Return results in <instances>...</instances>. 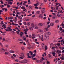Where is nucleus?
I'll return each mask as SVG.
<instances>
[{
  "mask_svg": "<svg viewBox=\"0 0 64 64\" xmlns=\"http://www.w3.org/2000/svg\"><path fill=\"white\" fill-rule=\"evenodd\" d=\"M61 53V51L59 50H58L56 51V53L58 54H60Z\"/></svg>",
  "mask_w": 64,
  "mask_h": 64,
  "instance_id": "obj_1",
  "label": "nucleus"
},
{
  "mask_svg": "<svg viewBox=\"0 0 64 64\" xmlns=\"http://www.w3.org/2000/svg\"><path fill=\"white\" fill-rule=\"evenodd\" d=\"M43 15L42 14H40L38 16V17L39 18H41L42 19H43V17L42 16Z\"/></svg>",
  "mask_w": 64,
  "mask_h": 64,
  "instance_id": "obj_2",
  "label": "nucleus"
},
{
  "mask_svg": "<svg viewBox=\"0 0 64 64\" xmlns=\"http://www.w3.org/2000/svg\"><path fill=\"white\" fill-rule=\"evenodd\" d=\"M29 28L30 29V30L31 31H32L33 30V28L32 27H29Z\"/></svg>",
  "mask_w": 64,
  "mask_h": 64,
  "instance_id": "obj_3",
  "label": "nucleus"
},
{
  "mask_svg": "<svg viewBox=\"0 0 64 64\" xmlns=\"http://www.w3.org/2000/svg\"><path fill=\"white\" fill-rule=\"evenodd\" d=\"M24 34L23 32H20V37H22V36Z\"/></svg>",
  "mask_w": 64,
  "mask_h": 64,
  "instance_id": "obj_4",
  "label": "nucleus"
},
{
  "mask_svg": "<svg viewBox=\"0 0 64 64\" xmlns=\"http://www.w3.org/2000/svg\"><path fill=\"white\" fill-rule=\"evenodd\" d=\"M24 62L25 63H26L28 62V60H27L25 59L24 60Z\"/></svg>",
  "mask_w": 64,
  "mask_h": 64,
  "instance_id": "obj_5",
  "label": "nucleus"
},
{
  "mask_svg": "<svg viewBox=\"0 0 64 64\" xmlns=\"http://www.w3.org/2000/svg\"><path fill=\"white\" fill-rule=\"evenodd\" d=\"M2 10H3V11H4V10H5V12H6V11H8V10L7 9V8H2Z\"/></svg>",
  "mask_w": 64,
  "mask_h": 64,
  "instance_id": "obj_6",
  "label": "nucleus"
},
{
  "mask_svg": "<svg viewBox=\"0 0 64 64\" xmlns=\"http://www.w3.org/2000/svg\"><path fill=\"white\" fill-rule=\"evenodd\" d=\"M1 50L2 51V52H5V50L3 48H2L1 49Z\"/></svg>",
  "mask_w": 64,
  "mask_h": 64,
  "instance_id": "obj_7",
  "label": "nucleus"
},
{
  "mask_svg": "<svg viewBox=\"0 0 64 64\" xmlns=\"http://www.w3.org/2000/svg\"><path fill=\"white\" fill-rule=\"evenodd\" d=\"M50 26H53L54 25V24L53 23H51L50 24Z\"/></svg>",
  "mask_w": 64,
  "mask_h": 64,
  "instance_id": "obj_8",
  "label": "nucleus"
},
{
  "mask_svg": "<svg viewBox=\"0 0 64 64\" xmlns=\"http://www.w3.org/2000/svg\"><path fill=\"white\" fill-rule=\"evenodd\" d=\"M50 48H52V47H53L54 46V44H50Z\"/></svg>",
  "mask_w": 64,
  "mask_h": 64,
  "instance_id": "obj_9",
  "label": "nucleus"
},
{
  "mask_svg": "<svg viewBox=\"0 0 64 64\" xmlns=\"http://www.w3.org/2000/svg\"><path fill=\"white\" fill-rule=\"evenodd\" d=\"M47 37H48V36H45L44 37V39L45 40H47L46 39Z\"/></svg>",
  "mask_w": 64,
  "mask_h": 64,
  "instance_id": "obj_10",
  "label": "nucleus"
},
{
  "mask_svg": "<svg viewBox=\"0 0 64 64\" xmlns=\"http://www.w3.org/2000/svg\"><path fill=\"white\" fill-rule=\"evenodd\" d=\"M56 18H57V16H53L52 18V19H56Z\"/></svg>",
  "mask_w": 64,
  "mask_h": 64,
  "instance_id": "obj_11",
  "label": "nucleus"
},
{
  "mask_svg": "<svg viewBox=\"0 0 64 64\" xmlns=\"http://www.w3.org/2000/svg\"><path fill=\"white\" fill-rule=\"evenodd\" d=\"M23 38V39L25 41L26 40V38L25 36H23L22 38Z\"/></svg>",
  "mask_w": 64,
  "mask_h": 64,
  "instance_id": "obj_12",
  "label": "nucleus"
},
{
  "mask_svg": "<svg viewBox=\"0 0 64 64\" xmlns=\"http://www.w3.org/2000/svg\"><path fill=\"white\" fill-rule=\"evenodd\" d=\"M2 27H4V29H5L6 28V25L5 24H3V25L2 26Z\"/></svg>",
  "mask_w": 64,
  "mask_h": 64,
  "instance_id": "obj_13",
  "label": "nucleus"
},
{
  "mask_svg": "<svg viewBox=\"0 0 64 64\" xmlns=\"http://www.w3.org/2000/svg\"><path fill=\"white\" fill-rule=\"evenodd\" d=\"M45 51H46V50H47V49H48V48L47 47V46H45Z\"/></svg>",
  "mask_w": 64,
  "mask_h": 64,
  "instance_id": "obj_14",
  "label": "nucleus"
},
{
  "mask_svg": "<svg viewBox=\"0 0 64 64\" xmlns=\"http://www.w3.org/2000/svg\"><path fill=\"white\" fill-rule=\"evenodd\" d=\"M29 52L30 54L31 55H33V52H32L31 51Z\"/></svg>",
  "mask_w": 64,
  "mask_h": 64,
  "instance_id": "obj_15",
  "label": "nucleus"
},
{
  "mask_svg": "<svg viewBox=\"0 0 64 64\" xmlns=\"http://www.w3.org/2000/svg\"><path fill=\"white\" fill-rule=\"evenodd\" d=\"M28 30H29V29H28L27 28H26V29H24V31H25V32H27Z\"/></svg>",
  "mask_w": 64,
  "mask_h": 64,
  "instance_id": "obj_16",
  "label": "nucleus"
},
{
  "mask_svg": "<svg viewBox=\"0 0 64 64\" xmlns=\"http://www.w3.org/2000/svg\"><path fill=\"white\" fill-rule=\"evenodd\" d=\"M34 29H38V27L36 26H34Z\"/></svg>",
  "mask_w": 64,
  "mask_h": 64,
  "instance_id": "obj_17",
  "label": "nucleus"
},
{
  "mask_svg": "<svg viewBox=\"0 0 64 64\" xmlns=\"http://www.w3.org/2000/svg\"><path fill=\"white\" fill-rule=\"evenodd\" d=\"M48 56L49 58H52V57H51V56L50 54H48Z\"/></svg>",
  "mask_w": 64,
  "mask_h": 64,
  "instance_id": "obj_18",
  "label": "nucleus"
},
{
  "mask_svg": "<svg viewBox=\"0 0 64 64\" xmlns=\"http://www.w3.org/2000/svg\"><path fill=\"white\" fill-rule=\"evenodd\" d=\"M4 54L6 55H7L9 54V52H6Z\"/></svg>",
  "mask_w": 64,
  "mask_h": 64,
  "instance_id": "obj_19",
  "label": "nucleus"
},
{
  "mask_svg": "<svg viewBox=\"0 0 64 64\" xmlns=\"http://www.w3.org/2000/svg\"><path fill=\"white\" fill-rule=\"evenodd\" d=\"M36 56V54H33L32 55V58H33L34 57H35Z\"/></svg>",
  "mask_w": 64,
  "mask_h": 64,
  "instance_id": "obj_20",
  "label": "nucleus"
},
{
  "mask_svg": "<svg viewBox=\"0 0 64 64\" xmlns=\"http://www.w3.org/2000/svg\"><path fill=\"white\" fill-rule=\"evenodd\" d=\"M39 26H43V24L41 23H40L38 24Z\"/></svg>",
  "mask_w": 64,
  "mask_h": 64,
  "instance_id": "obj_21",
  "label": "nucleus"
},
{
  "mask_svg": "<svg viewBox=\"0 0 64 64\" xmlns=\"http://www.w3.org/2000/svg\"><path fill=\"white\" fill-rule=\"evenodd\" d=\"M24 21H29V19H27L25 18L24 19Z\"/></svg>",
  "mask_w": 64,
  "mask_h": 64,
  "instance_id": "obj_22",
  "label": "nucleus"
},
{
  "mask_svg": "<svg viewBox=\"0 0 64 64\" xmlns=\"http://www.w3.org/2000/svg\"><path fill=\"white\" fill-rule=\"evenodd\" d=\"M19 19H22V18L21 16H19L18 17Z\"/></svg>",
  "mask_w": 64,
  "mask_h": 64,
  "instance_id": "obj_23",
  "label": "nucleus"
},
{
  "mask_svg": "<svg viewBox=\"0 0 64 64\" xmlns=\"http://www.w3.org/2000/svg\"><path fill=\"white\" fill-rule=\"evenodd\" d=\"M44 29L45 30H46V31H48V30H49V29H48V28H44Z\"/></svg>",
  "mask_w": 64,
  "mask_h": 64,
  "instance_id": "obj_24",
  "label": "nucleus"
},
{
  "mask_svg": "<svg viewBox=\"0 0 64 64\" xmlns=\"http://www.w3.org/2000/svg\"><path fill=\"white\" fill-rule=\"evenodd\" d=\"M60 59H61V60H64V57H60Z\"/></svg>",
  "mask_w": 64,
  "mask_h": 64,
  "instance_id": "obj_25",
  "label": "nucleus"
},
{
  "mask_svg": "<svg viewBox=\"0 0 64 64\" xmlns=\"http://www.w3.org/2000/svg\"><path fill=\"white\" fill-rule=\"evenodd\" d=\"M22 50L23 51L24 50V49H25V48L24 47H22L21 48Z\"/></svg>",
  "mask_w": 64,
  "mask_h": 64,
  "instance_id": "obj_26",
  "label": "nucleus"
},
{
  "mask_svg": "<svg viewBox=\"0 0 64 64\" xmlns=\"http://www.w3.org/2000/svg\"><path fill=\"white\" fill-rule=\"evenodd\" d=\"M61 42H63V43L64 44V39H62V40H61Z\"/></svg>",
  "mask_w": 64,
  "mask_h": 64,
  "instance_id": "obj_27",
  "label": "nucleus"
},
{
  "mask_svg": "<svg viewBox=\"0 0 64 64\" xmlns=\"http://www.w3.org/2000/svg\"><path fill=\"white\" fill-rule=\"evenodd\" d=\"M12 31V32H14L12 31V29H11V28H10V29L8 30V31Z\"/></svg>",
  "mask_w": 64,
  "mask_h": 64,
  "instance_id": "obj_28",
  "label": "nucleus"
},
{
  "mask_svg": "<svg viewBox=\"0 0 64 64\" xmlns=\"http://www.w3.org/2000/svg\"><path fill=\"white\" fill-rule=\"evenodd\" d=\"M36 14H40V12L39 11H38L36 12Z\"/></svg>",
  "mask_w": 64,
  "mask_h": 64,
  "instance_id": "obj_29",
  "label": "nucleus"
},
{
  "mask_svg": "<svg viewBox=\"0 0 64 64\" xmlns=\"http://www.w3.org/2000/svg\"><path fill=\"white\" fill-rule=\"evenodd\" d=\"M46 34H48V35H50V34H51V33H50V32H47Z\"/></svg>",
  "mask_w": 64,
  "mask_h": 64,
  "instance_id": "obj_30",
  "label": "nucleus"
},
{
  "mask_svg": "<svg viewBox=\"0 0 64 64\" xmlns=\"http://www.w3.org/2000/svg\"><path fill=\"white\" fill-rule=\"evenodd\" d=\"M8 2L10 4V5H12V2Z\"/></svg>",
  "mask_w": 64,
  "mask_h": 64,
  "instance_id": "obj_31",
  "label": "nucleus"
},
{
  "mask_svg": "<svg viewBox=\"0 0 64 64\" xmlns=\"http://www.w3.org/2000/svg\"><path fill=\"white\" fill-rule=\"evenodd\" d=\"M18 41H22V39L19 38L18 40Z\"/></svg>",
  "mask_w": 64,
  "mask_h": 64,
  "instance_id": "obj_32",
  "label": "nucleus"
},
{
  "mask_svg": "<svg viewBox=\"0 0 64 64\" xmlns=\"http://www.w3.org/2000/svg\"><path fill=\"white\" fill-rule=\"evenodd\" d=\"M57 16H58V17H60L61 16H62V14H57Z\"/></svg>",
  "mask_w": 64,
  "mask_h": 64,
  "instance_id": "obj_33",
  "label": "nucleus"
},
{
  "mask_svg": "<svg viewBox=\"0 0 64 64\" xmlns=\"http://www.w3.org/2000/svg\"><path fill=\"white\" fill-rule=\"evenodd\" d=\"M52 54L53 56H55V53L53 52L52 53Z\"/></svg>",
  "mask_w": 64,
  "mask_h": 64,
  "instance_id": "obj_34",
  "label": "nucleus"
},
{
  "mask_svg": "<svg viewBox=\"0 0 64 64\" xmlns=\"http://www.w3.org/2000/svg\"><path fill=\"white\" fill-rule=\"evenodd\" d=\"M24 55V54L22 53L21 54V55H20L22 57H23Z\"/></svg>",
  "mask_w": 64,
  "mask_h": 64,
  "instance_id": "obj_35",
  "label": "nucleus"
},
{
  "mask_svg": "<svg viewBox=\"0 0 64 64\" xmlns=\"http://www.w3.org/2000/svg\"><path fill=\"white\" fill-rule=\"evenodd\" d=\"M28 4H30V0H28Z\"/></svg>",
  "mask_w": 64,
  "mask_h": 64,
  "instance_id": "obj_36",
  "label": "nucleus"
},
{
  "mask_svg": "<svg viewBox=\"0 0 64 64\" xmlns=\"http://www.w3.org/2000/svg\"><path fill=\"white\" fill-rule=\"evenodd\" d=\"M58 32L59 34H61V33H62V30H60Z\"/></svg>",
  "mask_w": 64,
  "mask_h": 64,
  "instance_id": "obj_37",
  "label": "nucleus"
},
{
  "mask_svg": "<svg viewBox=\"0 0 64 64\" xmlns=\"http://www.w3.org/2000/svg\"><path fill=\"white\" fill-rule=\"evenodd\" d=\"M55 23H58V22H59V20H56L55 21Z\"/></svg>",
  "mask_w": 64,
  "mask_h": 64,
  "instance_id": "obj_38",
  "label": "nucleus"
},
{
  "mask_svg": "<svg viewBox=\"0 0 64 64\" xmlns=\"http://www.w3.org/2000/svg\"><path fill=\"white\" fill-rule=\"evenodd\" d=\"M34 24H33V23H32L31 24V26H32V27H34Z\"/></svg>",
  "mask_w": 64,
  "mask_h": 64,
  "instance_id": "obj_39",
  "label": "nucleus"
},
{
  "mask_svg": "<svg viewBox=\"0 0 64 64\" xmlns=\"http://www.w3.org/2000/svg\"><path fill=\"white\" fill-rule=\"evenodd\" d=\"M28 8L30 9H32V6H30L28 7Z\"/></svg>",
  "mask_w": 64,
  "mask_h": 64,
  "instance_id": "obj_40",
  "label": "nucleus"
},
{
  "mask_svg": "<svg viewBox=\"0 0 64 64\" xmlns=\"http://www.w3.org/2000/svg\"><path fill=\"white\" fill-rule=\"evenodd\" d=\"M27 24L28 26H30V22H28Z\"/></svg>",
  "mask_w": 64,
  "mask_h": 64,
  "instance_id": "obj_41",
  "label": "nucleus"
},
{
  "mask_svg": "<svg viewBox=\"0 0 64 64\" xmlns=\"http://www.w3.org/2000/svg\"><path fill=\"white\" fill-rule=\"evenodd\" d=\"M20 5L19 4L18 6V7H15L14 8H16V9H18V7L19 6H20Z\"/></svg>",
  "mask_w": 64,
  "mask_h": 64,
  "instance_id": "obj_42",
  "label": "nucleus"
},
{
  "mask_svg": "<svg viewBox=\"0 0 64 64\" xmlns=\"http://www.w3.org/2000/svg\"><path fill=\"white\" fill-rule=\"evenodd\" d=\"M36 61L37 63H38V62H39V61H40V60H36Z\"/></svg>",
  "mask_w": 64,
  "mask_h": 64,
  "instance_id": "obj_43",
  "label": "nucleus"
},
{
  "mask_svg": "<svg viewBox=\"0 0 64 64\" xmlns=\"http://www.w3.org/2000/svg\"><path fill=\"white\" fill-rule=\"evenodd\" d=\"M45 36H48V37H49V35L47 34H45Z\"/></svg>",
  "mask_w": 64,
  "mask_h": 64,
  "instance_id": "obj_44",
  "label": "nucleus"
},
{
  "mask_svg": "<svg viewBox=\"0 0 64 64\" xmlns=\"http://www.w3.org/2000/svg\"><path fill=\"white\" fill-rule=\"evenodd\" d=\"M32 60H36L37 59H36V58H32Z\"/></svg>",
  "mask_w": 64,
  "mask_h": 64,
  "instance_id": "obj_45",
  "label": "nucleus"
},
{
  "mask_svg": "<svg viewBox=\"0 0 64 64\" xmlns=\"http://www.w3.org/2000/svg\"><path fill=\"white\" fill-rule=\"evenodd\" d=\"M24 25H26V24H27V23H26V22H24Z\"/></svg>",
  "mask_w": 64,
  "mask_h": 64,
  "instance_id": "obj_46",
  "label": "nucleus"
},
{
  "mask_svg": "<svg viewBox=\"0 0 64 64\" xmlns=\"http://www.w3.org/2000/svg\"><path fill=\"white\" fill-rule=\"evenodd\" d=\"M40 62L41 63H42V62H43V60H42V59H40Z\"/></svg>",
  "mask_w": 64,
  "mask_h": 64,
  "instance_id": "obj_47",
  "label": "nucleus"
},
{
  "mask_svg": "<svg viewBox=\"0 0 64 64\" xmlns=\"http://www.w3.org/2000/svg\"><path fill=\"white\" fill-rule=\"evenodd\" d=\"M34 8L35 9H38V7H37V6H36Z\"/></svg>",
  "mask_w": 64,
  "mask_h": 64,
  "instance_id": "obj_48",
  "label": "nucleus"
},
{
  "mask_svg": "<svg viewBox=\"0 0 64 64\" xmlns=\"http://www.w3.org/2000/svg\"><path fill=\"white\" fill-rule=\"evenodd\" d=\"M42 49H45V47L44 46H42Z\"/></svg>",
  "mask_w": 64,
  "mask_h": 64,
  "instance_id": "obj_49",
  "label": "nucleus"
},
{
  "mask_svg": "<svg viewBox=\"0 0 64 64\" xmlns=\"http://www.w3.org/2000/svg\"><path fill=\"white\" fill-rule=\"evenodd\" d=\"M0 2L2 4H3L4 2L2 1V0H1L0 1Z\"/></svg>",
  "mask_w": 64,
  "mask_h": 64,
  "instance_id": "obj_50",
  "label": "nucleus"
},
{
  "mask_svg": "<svg viewBox=\"0 0 64 64\" xmlns=\"http://www.w3.org/2000/svg\"><path fill=\"white\" fill-rule=\"evenodd\" d=\"M55 48L56 49H58V46H55Z\"/></svg>",
  "mask_w": 64,
  "mask_h": 64,
  "instance_id": "obj_51",
  "label": "nucleus"
},
{
  "mask_svg": "<svg viewBox=\"0 0 64 64\" xmlns=\"http://www.w3.org/2000/svg\"><path fill=\"white\" fill-rule=\"evenodd\" d=\"M59 29L60 30H63V29H62V27H60V28Z\"/></svg>",
  "mask_w": 64,
  "mask_h": 64,
  "instance_id": "obj_52",
  "label": "nucleus"
},
{
  "mask_svg": "<svg viewBox=\"0 0 64 64\" xmlns=\"http://www.w3.org/2000/svg\"><path fill=\"white\" fill-rule=\"evenodd\" d=\"M56 45H57V46H60V43H58L56 44Z\"/></svg>",
  "mask_w": 64,
  "mask_h": 64,
  "instance_id": "obj_53",
  "label": "nucleus"
},
{
  "mask_svg": "<svg viewBox=\"0 0 64 64\" xmlns=\"http://www.w3.org/2000/svg\"><path fill=\"white\" fill-rule=\"evenodd\" d=\"M0 45L2 46V47H3V45H2V44L1 43V42H0Z\"/></svg>",
  "mask_w": 64,
  "mask_h": 64,
  "instance_id": "obj_54",
  "label": "nucleus"
},
{
  "mask_svg": "<svg viewBox=\"0 0 64 64\" xmlns=\"http://www.w3.org/2000/svg\"><path fill=\"white\" fill-rule=\"evenodd\" d=\"M42 59L44 60H45V58H43V57H42Z\"/></svg>",
  "mask_w": 64,
  "mask_h": 64,
  "instance_id": "obj_55",
  "label": "nucleus"
},
{
  "mask_svg": "<svg viewBox=\"0 0 64 64\" xmlns=\"http://www.w3.org/2000/svg\"><path fill=\"white\" fill-rule=\"evenodd\" d=\"M43 3H42L41 4H40V6H43Z\"/></svg>",
  "mask_w": 64,
  "mask_h": 64,
  "instance_id": "obj_56",
  "label": "nucleus"
},
{
  "mask_svg": "<svg viewBox=\"0 0 64 64\" xmlns=\"http://www.w3.org/2000/svg\"><path fill=\"white\" fill-rule=\"evenodd\" d=\"M21 8L22 9H25V8L23 7V6H22L21 7Z\"/></svg>",
  "mask_w": 64,
  "mask_h": 64,
  "instance_id": "obj_57",
  "label": "nucleus"
},
{
  "mask_svg": "<svg viewBox=\"0 0 64 64\" xmlns=\"http://www.w3.org/2000/svg\"><path fill=\"white\" fill-rule=\"evenodd\" d=\"M1 23H0V24H3V22L2 21H1Z\"/></svg>",
  "mask_w": 64,
  "mask_h": 64,
  "instance_id": "obj_58",
  "label": "nucleus"
},
{
  "mask_svg": "<svg viewBox=\"0 0 64 64\" xmlns=\"http://www.w3.org/2000/svg\"><path fill=\"white\" fill-rule=\"evenodd\" d=\"M36 4L37 5V6H38V5H39V2H37L36 3Z\"/></svg>",
  "mask_w": 64,
  "mask_h": 64,
  "instance_id": "obj_59",
  "label": "nucleus"
},
{
  "mask_svg": "<svg viewBox=\"0 0 64 64\" xmlns=\"http://www.w3.org/2000/svg\"><path fill=\"white\" fill-rule=\"evenodd\" d=\"M13 56L15 57H16V55L14 54H13Z\"/></svg>",
  "mask_w": 64,
  "mask_h": 64,
  "instance_id": "obj_60",
  "label": "nucleus"
},
{
  "mask_svg": "<svg viewBox=\"0 0 64 64\" xmlns=\"http://www.w3.org/2000/svg\"><path fill=\"white\" fill-rule=\"evenodd\" d=\"M16 33H17V34H19L20 33L18 31H16Z\"/></svg>",
  "mask_w": 64,
  "mask_h": 64,
  "instance_id": "obj_61",
  "label": "nucleus"
},
{
  "mask_svg": "<svg viewBox=\"0 0 64 64\" xmlns=\"http://www.w3.org/2000/svg\"><path fill=\"white\" fill-rule=\"evenodd\" d=\"M5 46L7 48H8V46H8V45H6Z\"/></svg>",
  "mask_w": 64,
  "mask_h": 64,
  "instance_id": "obj_62",
  "label": "nucleus"
},
{
  "mask_svg": "<svg viewBox=\"0 0 64 64\" xmlns=\"http://www.w3.org/2000/svg\"><path fill=\"white\" fill-rule=\"evenodd\" d=\"M26 42H27V43H28V40H26Z\"/></svg>",
  "mask_w": 64,
  "mask_h": 64,
  "instance_id": "obj_63",
  "label": "nucleus"
},
{
  "mask_svg": "<svg viewBox=\"0 0 64 64\" xmlns=\"http://www.w3.org/2000/svg\"><path fill=\"white\" fill-rule=\"evenodd\" d=\"M23 44L24 46H26V43H25V42H24L23 43Z\"/></svg>",
  "mask_w": 64,
  "mask_h": 64,
  "instance_id": "obj_64",
  "label": "nucleus"
}]
</instances>
